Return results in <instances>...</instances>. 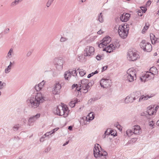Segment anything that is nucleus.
Masks as SVG:
<instances>
[{
    "instance_id": "1",
    "label": "nucleus",
    "mask_w": 159,
    "mask_h": 159,
    "mask_svg": "<svg viewBox=\"0 0 159 159\" xmlns=\"http://www.w3.org/2000/svg\"><path fill=\"white\" fill-rule=\"evenodd\" d=\"M44 97L41 93H37L35 97H31L27 101L28 105L30 107L33 108H37L40 103L43 102Z\"/></svg>"
},
{
    "instance_id": "2",
    "label": "nucleus",
    "mask_w": 159,
    "mask_h": 159,
    "mask_svg": "<svg viewBox=\"0 0 159 159\" xmlns=\"http://www.w3.org/2000/svg\"><path fill=\"white\" fill-rule=\"evenodd\" d=\"M99 145L96 143L95 144L93 148V154L94 157L98 159H106L108 154L107 152L101 149L100 151L98 146Z\"/></svg>"
},
{
    "instance_id": "3",
    "label": "nucleus",
    "mask_w": 159,
    "mask_h": 159,
    "mask_svg": "<svg viewBox=\"0 0 159 159\" xmlns=\"http://www.w3.org/2000/svg\"><path fill=\"white\" fill-rule=\"evenodd\" d=\"M129 30V25L125 24L123 25H120L118 27V34L119 36L123 39L126 38Z\"/></svg>"
},
{
    "instance_id": "4",
    "label": "nucleus",
    "mask_w": 159,
    "mask_h": 159,
    "mask_svg": "<svg viewBox=\"0 0 159 159\" xmlns=\"http://www.w3.org/2000/svg\"><path fill=\"white\" fill-rule=\"evenodd\" d=\"M127 78V80L129 82H131L134 80V76L136 77V71L133 68L128 69L127 71V74L125 75Z\"/></svg>"
},
{
    "instance_id": "5",
    "label": "nucleus",
    "mask_w": 159,
    "mask_h": 159,
    "mask_svg": "<svg viewBox=\"0 0 159 159\" xmlns=\"http://www.w3.org/2000/svg\"><path fill=\"white\" fill-rule=\"evenodd\" d=\"M53 63L58 70H60L62 69L64 61L62 58H55L53 60Z\"/></svg>"
},
{
    "instance_id": "6",
    "label": "nucleus",
    "mask_w": 159,
    "mask_h": 159,
    "mask_svg": "<svg viewBox=\"0 0 159 159\" xmlns=\"http://www.w3.org/2000/svg\"><path fill=\"white\" fill-rule=\"evenodd\" d=\"M141 48L145 51L147 52H150L152 48V47L150 43L148 42H146V41L143 40L140 44Z\"/></svg>"
},
{
    "instance_id": "7",
    "label": "nucleus",
    "mask_w": 159,
    "mask_h": 159,
    "mask_svg": "<svg viewBox=\"0 0 159 159\" xmlns=\"http://www.w3.org/2000/svg\"><path fill=\"white\" fill-rule=\"evenodd\" d=\"M94 48L91 46H87L84 50V56L85 57H91L93 55L94 53Z\"/></svg>"
},
{
    "instance_id": "8",
    "label": "nucleus",
    "mask_w": 159,
    "mask_h": 159,
    "mask_svg": "<svg viewBox=\"0 0 159 159\" xmlns=\"http://www.w3.org/2000/svg\"><path fill=\"white\" fill-rule=\"evenodd\" d=\"M139 57V55L130 49L127 53V58L128 60L134 61L136 60Z\"/></svg>"
},
{
    "instance_id": "9",
    "label": "nucleus",
    "mask_w": 159,
    "mask_h": 159,
    "mask_svg": "<svg viewBox=\"0 0 159 159\" xmlns=\"http://www.w3.org/2000/svg\"><path fill=\"white\" fill-rule=\"evenodd\" d=\"M111 80L109 79H102L100 82L101 87L106 88L111 86Z\"/></svg>"
},
{
    "instance_id": "10",
    "label": "nucleus",
    "mask_w": 159,
    "mask_h": 159,
    "mask_svg": "<svg viewBox=\"0 0 159 159\" xmlns=\"http://www.w3.org/2000/svg\"><path fill=\"white\" fill-rule=\"evenodd\" d=\"M55 113L59 116H62L63 115L65 117L66 116H65L63 107L62 105H59L57 107L56 112Z\"/></svg>"
},
{
    "instance_id": "11",
    "label": "nucleus",
    "mask_w": 159,
    "mask_h": 159,
    "mask_svg": "<svg viewBox=\"0 0 159 159\" xmlns=\"http://www.w3.org/2000/svg\"><path fill=\"white\" fill-rule=\"evenodd\" d=\"M81 85L83 88L85 90L88 91V89L90 87V83L88 80L83 79L81 82Z\"/></svg>"
},
{
    "instance_id": "12",
    "label": "nucleus",
    "mask_w": 159,
    "mask_h": 159,
    "mask_svg": "<svg viewBox=\"0 0 159 159\" xmlns=\"http://www.w3.org/2000/svg\"><path fill=\"white\" fill-rule=\"evenodd\" d=\"M61 88V86L60 84L57 83L55 84L52 91L53 94L55 95L58 94L60 93V90Z\"/></svg>"
},
{
    "instance_id": "13",
    "label": "nucleus",
    "mask_w": 159,
    "mask_h": 159,
    "mask_svg": "<svg viewBox=\"0 0 159 159\" xmlns=\"http://www.w3.org/2000/svg\"><path fill=\"white\" fill-rule=\"evenodd\" d=\"M130 16L129 13L124 12L120 16V18L122 22H126L129 20Z\"/></svg>"
},
{
    "instance_id": "14",
    "label": "nucleus",
    "mask_w": 159,
    "mask_h": 159,
    "mask_svg": "<svg viewBox=\"0 0 159 159\" xmlns=\"http://www.w3.org/2000/svg\"><path fill=\"white\" fill-rule=\"evenodd\" d=\"M115 49V46L112 44H111L109 46L103 49V51H106L107 52L110 53Z\"/></svg>"
},
{
    "instance_id": "15",
    "label": "nucleus",
    "mask_w": 159,
    "mask_h": 159,
    "mask_svg": "<svg viewBox=\"0 0 159 159\" xmlns=\"http://www.w3.org/2000/svg\"><path fill=\"white\" fill-rule=\"evenodd\" d=\"M135 100V97H133L132 95H130L126 97L125 102L126 103H129L132 102Z\"/></svg>"
},
{
    "instance_id": "16",
    "label": "nucleus",
    "mask_w": 159,
    "mask_h": 159,
    "mask_svg": "<svg viewBox=\"0 0 159 159\" xmlns=\"http://www.w3.org/2000/svg\"><path fill=\"white\" fill-rule=\"evenodd\" d=\"M75 91H77L79 93V92H82L84 93H86L88 92V90L84 89L82 87L81 84H77L75 90Z\"/></svg>"
},
{
    "instance_id": "17",
    "label": "nucleus",
    "mask_w": 159,
    "mask_h": 159,
    "mask_svg": "<svg viewBox=\"0 0 159 159\" xmlns=\"http://www.w3.org/2000/svg\"><path fill=\"white\" fill-rule=\"evenodd\" d=\"M133 133L135 134H139L140 132H141V128L138 125H135L134 126Z\"/></svg>"
},
{
    "instance_id": "18",
    "label": "nucleus",
    "mask_w": 159,
    "mask_h": 159,
    "mask_svg": "<svg viewBox=\"0 0 159 159\" xmlns=\"http://www.w3.org/2000/svg\"><path fill=\"white\" fill-rule=\"evenodd\" d=\"M40 114L39 113L37 114L36 115L33 116L30 118L29 120V122L32 123L35 121L40 116Z\"/></svg>"
},
{
    "instance_id": "19",
    "label": "nucleus",
    "mask_w": 159,
    "mask_h": 159,
    "mask_svg": "<svg viewBox=\"0 0 159 159\" xmlns=\"http://www.w3.org/2000/svg\"><path fill=\"white\" fill-rule=\"evenodd\" d=\"M154 107H152V106H150L148 107V109L147 110V113H148V116H149L151 115H152L153 114L154 112H156L155 111H154V109L153 108Z\"/></svg>"
},
{
    "instance_id": "20",
    "label": "nucleus",
    "mask_w": 159,
    "mask_h": 159,
    "mask_svg": "<svg viewBox=\"0 0 159 159\" xmlns=\"http://www.w3.org/2000/svg\"><path fill=\"white\" fill-rule=\"evenodd\" d=\"M113 131L112 130H111L110 129H107V130L105 132V133L104 134L105 135V136L104 137V138L106 137V135H109L110 134H111V135H113L114 136H115L116 135V134H114V133H113L112 134Z\"/></svg>"
},
{
    "instance_id": "21",
    "label": "nucleus",
    "mask_w": 159,
    "mask_h": 159,
    "mask_svg": "<svg viewBox=\"0 0 159 159\" xmlns=\"http://www.w3.org/2000/svg\"><path fill=\"white\" fill-rule=\"evenodd\" d=\"M154 74L151 71L146 72V74L145 75L144 77L146 78L149 77L153 78L154 77Z\"/></svg>"
},
{
    "instance_id": "22",
    "label": "nucleus",
    "mask_w": 159,
    "mask_h": 159,
    "mask_svg": "<svg viewBox=\"0 0 159 159\" xmlns=\"http://www.w3.org/2000/svg\"><path fill=\"white\" fill-rule=\"evenodd\" d=\"M13 53V49L12 48H11L7 53V55L6 57L7 59H10L12 57V54Z\"/></svg>"
},
{
    "instance_id": "23",
    "label": "nucleus",
    "mask_w": 159,
    "mask_h": 159,
    "mask_svg": "<svg viewBox=\"0 0 159 159\" xmlns=\"http://www.w3.org/2000/svg\"><path fill=\"white\" fill-rule=\"evenodd\" d=\"M78 99L75 98L72 101H71L69 103V106L71 107H75V104L78 102Z\"/></svg>"
},
{
    "instance_id": "24",
    "label": "nucleus",
    "mask_w": 159,
    "mask_h": 159,
    "mask_svg": "<svg viewBox=\"0 0 159 159\" xmlns=\"http://www.w3.org/2000/svg\"><path fill=\"white\" fill-rule=\"evenodd\" d=\"M71 76V73L70 71H67L65 72L64 77L66 80H68L69 78Z\"/></svg>"
},
{
    "instance_id": "25",
    "label": "nucleus",
    "mask_w": 159,
    "mask_h": 159,
    "mask_svg": "<svg viewBox=\"0 0 159 159\" xmlns=\"http://www.w3.org/2000/svg\"><path fill=\"white\" fill-rule=\"evenodd\" d=\"M94 118V116L93 112H91L87 116V119L88 118L89 120H92Z\"/></svg>"
},
{
    "instance_id": "26",
    "label": "nucleus",
    "mask_w": 159,
    "mask_h": 159,
    "mask_svg": "<svg viewBox=\"0 0 159 159\" xmlns=\"http://www.w3.org/2000/svg\"><path fill=\"white\" fill-rule=\"evenodd\" d=\"M77 70H79V73L80 75L81 76H84L86 73V72L85 70H84L83 69H80L79 68L77 69Z\"/></svg>"
},
{
    "instance_id": "27",
    "label": "nucleus",
    "mask_w": 159,
    "mask_h": 159,
    "mask_svg": "<svg viewBox=\"0 0 159 159\" xmlns=\"http://www.w3.org/2000/svg\"><path fill=\"white\" fill-rule=\"evenodd\" d=\"M23 0H15L11 3V7L15 6L18 4L19 3L21 2Z\"/></svg>"
},
{
    "instance_id": "28",
    "label": "nucleus",
    "mask_w": 159,
    "mask_h": 159,
    "mask_svg": "<svg viewBox=\"0 0 159 159\" xmlns=\"http://www.w3.org/2000/svg\"><path fill=\"white\" fill-rule=\"evenodd\" d=\"M148 96H144V95H142L141 96L139 99V102H140L142 101H144L145 100H147L148 98H150Z\"/></svg>"
},
{
    "instance_id": "29",
    "label": "nucleus",
    "mask_w": 159,
    "mask_h": 159,
    "mask_svg": "<svg viewBox=\"0 0 159 159\" xmlns=\"http://www.w3.org/2000/svg\"><path fill=\"white\" fill-rule=\"evenodd\" d=\"M98 20L101 23H102L104 20L103 18V15L102 14V13L101 12L99 14L98 16Z\"/></svg>"
},
{
    "instance_id": "30",
    "label": "nucleus",
    "mask_w": 159,
    "mask_h": 159,
    "mask_svg": "<svg viewBox=\"0 0 159 159\" xmlns=\"http://www.w3.org/2000/svg\"><path fill=\"white\" fill-rule=\"evenodd\" d=\"M133 97H135V99L138 98L140 95V93L139 91H138L133 93V94H132Z\"/></svg>"
},
{
    "instance_id": "31",
    "label": "nucleus",
    "mask_w": 159,
    "mask_h": 159,
    "mask_svg": "<svg viewBox=\"0 0 159 159\" xmlns=\"http://www.w3.org/2000/svg\"><path fill=\"white\" fill-rule=\"evenodd\" d=\"M11 66H8L7 68L5 69L4 70V72L6 74H8L11 70Z\"/></svg>"
},
{
    "instance_id": "32",
    "label": "nucleus",
    "mask_w": 159,
    "mask_h": 159,
    "mask_svg": "<svg viewBox=\"0 0 159 159\" xmlns=\"http://www.w3.org/2000/svg\"><path fill=\"white\" fill-rule=\"evenodd\" d=\"M126 134L129 136H130L134 134L133 130L130 129H128L126 131Z\"/></svg>"
},
{
    "instance_id": "33",
    "label": "nucleus",
    "mask_w": 159,
    "mask_h": 159,
    "mask_svg": "<svg viewBox=\"0 0 159 159\" xmlns=\"http://www.w3.org/2000/svg\"><path fill=\"white\" fill-rule=\"evenodd\" d=\"M155 38L156 37H155V35H154L153 34H150V38L151 41L152 43V44H153V42L155 40Z\"/></svg>"
},
{
    "instance_id": "34",
    "label": "nucleus",
    "mask_w": 159,
    "mask_h": 159,
    "mask_svg": "<svg viewBox=\"0 0 159 159\" xmlns=\"http://www.w3.org/2000/svg\"><path fill=\"white\" fill-rule=\"evenodd\" d=\"M6 85V83L4 82H2L0 81V89H2L4 87H5Z\"/></svg>"
},
{
    "instance_id": "35",
    "label": "nucleus",
    "mask_w": 159,
    "mask_h": 159,
    "mask_svg": "<svg viewBox=\"0 0 159 159\" xmlns=\"http://www.w3.org/2000/svg\"><path fill=\"white\" fill-rule=\"evenodd\" d=\"M70 72H71V75H72L74 76H77V73L75 69V70L73 69L72 71Z\"/></svg>"
},
{
    "instance_id": "36",
    "label": "nucleus",
    "mask_w": 159,
    "mask_h": 159,
    "mask_svg": "<svg viewBox=\"0 0 159 159\" xmlns=\"http://www.w3.org/2000/svg\"><path fill=\"white\" fill-rule=\"evenodd\" d=\"M102 40L104 41H106V42L109 43L111 39L108 36L104 38Z\"/></svg>"
},
{
    "instance_id": "37",
    "label": "nucleus",
    "mask_w": 159,
    "mask_h": 159,
    "mask_svg": "<svg viewBox=\"0 0 159 159\" xmlns=\"http://www.w3.org/2000/svg\"><path fill=\"white\" fill-rule=\"evenodd\" d=\"M68 40V39L64 37H61V38L60 40V41L61 42H63L66 41Z\"/></svg>"
},
{
    "instance_id": "38",
    "label": "nucleus",
    "mask_w": 159,
    "mask_h": 159,
    "mask_svg": "<svg viewBox=\"0 0 159 159\" xmlns=\"http://www.w3.org/2000/svg\"><path fill=\"white\" fill-rule=\"evenodd\" d=\"M35 89L37 91H40L42 89L39 85H36L35 86Z\"/></svg>"
},
{
    "instance_id": "39",
    "label": "nucleus",
    "mask_w": 159,
    "mask_h": 159,
    "mask_svg": "<svg viewBox=\"0 0 159 159\" xmlns=\"http://www.w3.org/2000/svg\"><path fill=\"white\" fill-rule=\"evenodd\" d=\"M53 0H49L47 3L46 6L48 7H49L53 2Z\"/></svg>"
},
{
    "instance_id": "40",
    "label": "nucleus",
    "mask_w": 159,
    "mask_h": 159,
    "mask_svg": "<svg viewBox=\"0 0 159 159\" xmlns=\"http://www.w3.org/2000/svg\"><path fill=\"white\" fill-rule=\"evenodd\" d=\"M149 25H146L144 27L143 30H142V33H143V32H144L145 31H144V30H147L148 29V27H149Z\"/></svg>"
},
{
    "instance_id": "41",
    "label": "nucleus",
    "mask_w": 159,
    "mask_h": 159,
    "mask_svg": "<svg viewBox=\"0 0 159 159\" xmlns=\"http://www.w3.org/2000/svg\"><path fill=\"white\" fill-rule=\"evenodd\" d=\"M45 83V81L44 80H43L39 84H38V85H39L40 87H41V88L42 89V87L44 85Z\"/></svg>"
},
{
    "instance_id": "42",
    "label": "nucleus",
    "mask_w": 159,
    "mask_h": 159,
    "mask_svg": "<svg viewBox=\"0 0 159 159\" xmlns=\"http://www.w3.org/2000/svg\"><path fill=\"white\" fill-rule=\"evenodd\" d=\"M148 113L147 111H146L145 112H143L141 114V115L142 116H145L146 117L148 118Z\"/></svg>"
},
{
    "instance_id": "43",
    "label": "nucleus",
    "mask_w": 159,
    "mask_h": 159,
    "mask_svg": "<svg viewBox=\"0 0 159 159\" xmlns=\"http://www.w3.org/2000/svg\"><path fill=\"white\" fill-rule=\"evenodd\" d=\"M102 57L101 55L98 54L96 57V58L98 60H100L101 59V57Z\"/></svg>"
},
{
    "instance_id": "44",
    "label": "nucleus",
    "mask_w": 159,
    "mask_h": 159,
    "mask_svg": "<svg viewBox=\"0 0 159 159\" xmlns=\"http://www.w3.org/2000/svg\"><path fill=\"white\" fill-rule=\"evenodd\" d=\"M46 137H45V135H43L41 138L40 139V141L41 142H43L44 141V138Z\"/></svg>"
},
{
    "instance_id": "45",
    "label": "nucleus",
    "mask_w": 159,
    "mask_h": 159,
    "mask_svg": "<svg viewBox=\"0 0 159 159\" xmlns=\"http://www.w3.org/2000/svg\"><path fill=\"white\" fill-rule=\"evenodd\" d=\"M159 38H157L156 37L155 39V40L153 42V44H155L156 43H159Z\"/></svg>"
},
{
    "instance_id": "46",
    "label": "nucleus",
    "mask_w": 159,
    "mask_h": 159,
    "mask_svg": "<svg viewBox=\"0 0 159 159\" xmlns=\"http://www.w3.org/2000/svg\"><path fill=\"white\" fill-rule=\"evenodd\" d=\"M141 10L143 11L145 13L147 10V9L145 8L144 7H141Z\"/></svg>"
},
{
    "instance_id": "47",
    "label": "nucleus",
    "mask_w": 159,
    "mask_h": 159,
    "mask_svg": "<svg viewBox=\"0 0 159 159\" xmlns=\"http://www.w3.org/2000/svg\"><path fill=\"white\" fill-rule=\"evenodd\" d=\"M154 123H153V121H151L149 122V125L150 126H151L153 127V125H154Z\"/></svg>"
},
{
    "instance_id": "48",
    "label": "nucleus",
    "mask_w": 159,
    "mask_h": 159,
    "mask_svg": "<svg viewBox=\"0 0 159 159\" xmlns=\"http://www.w3.org/2000/svg\"><path fill=\"white\" fill-rule=\"evenodd\" d=\"M51 132H52V131H50L49 132H47L44 135H45V137H46V136H48L50 134H52V133H51Z\"/></svg>"
},
{
    "instance_id": "49",
    "label": "nucleus",
    "mask_w": 159,
    "mask_h": 159,
    "mask_svg": "<svg viewBox=\"0 0 159 159\" xmlns=\"http://www.w3.org/2000/svg\"><path fill=\"white\" fill-rule=\"evenodd\" d=\"M102 43L104 45L103 46H107V44H108L109 43L107 42L106 41H104L102 40Z\"/></svg>"
},
{
    "instance_id": "50",
    "label": "nucleus",
    "mask_w": 159,
    "mask_h": 159,
    "mask_svg": "<svg viewBox=\"0 0 159 159\" xmlns=\"http://www.w3.org/2000/svg\"><path fill=\"white\" fill-rule=\"evenodd\" d=\"M32 53V52L31 51H30L27 53L26 54V56L28 57H29L31 55Z\"/></svg>"
},
{
    "instance_id": "51",
    "label": "nucleus",
    "mask_w": 159,
    "mask_h": 159,
    "mask_svg": "<svg viewBox=\"0 0 159 159\" xmlns=\"http://www.w3.org/2000/svg\"><path fill=\"white\" fill-rule=\"evenodd\" d=\"M18 126L17 125H16L13 127V129L14 130H17L18 129Z\"/></svg>"
},
{
    "instance_id": "52",
    "label": "nucleus",
    "mask_w": 159,
    "mask_h": 159,
    "mask_svg": "<svg viewBox=\"0 0 159 159\" xmlns=\"http://www.w3.org/2000/svg\"><path fill=\"white\" fill-rule=\"evenodd\" d=\"M58 129H59V128H55V129H53V130H52L51 133L52 134V133H54L55 131H57Z\"/></svg>"
},
{
    "instance_id": "53",
    "label": "nucleus",
    "mask_w": 159,
    "mask_h": 159,
    "mask_svg": "<svg viewBox=\"0 0 159 159\" xmlns=\"http://www.w3.org/2000/svg\"><path fill=\"white\" fill-rule=\"evenodd\" d=\"M116 127L119 130H122V128L120 125H116Z\"/></svg>"
},
{
    "instance_id": "54",
    "label": "nucleus",
    "mask_w": 159,
    "mask_h": 159,
    "mask_svg": "<svg viewBox=\"0 0 159 159\" xmlns=\"http://www.w3.org/2000/svg\"><path fill=\"white\" fill-rule=\"evenodd\" d=\"M104 46V45L102 42L101 43H100L98 45L99 47L100 48H101L102 47H103L104 46Z\"/></svg>"
},
{
    "instance_id": "55",
    "label": "nucleus",
    "mask_w": 159,
    "mask_h": 159,
    "mask_svg": "<svg viewBox=\"0 0 159 159\" xmlns=\"http://www.w3.org/2000/svg\"><path fill=\"white\" fill-rule=\"evenodd\" d=\"M107 67V66H104L102 67V72H103L105 70H106Z\"/></svg>"
},
{
    "instance_id": "56",
    "label": "nucleus",
    "mask_w": 159,
    "mask_h": 159,
    "mask_svg": "<svg viewBox=\"0 0 159 159\" xmlns=\"http://www.w3.org/2000/svg\"><path fill=\"white\" fill-rule=\"evenodd\" d=\"M157 70L156 68L155 67H152L150 68V71L152 72V71H153V70Z\"/></svg>"
},
{
    "instance_id": "57",
    "label": "nucleus",
    "mask_w": 159,
    "mask_h": 159,
    "mask_svg": "<svg viewBox=\"0 0 159 159\" xmlns=\"http://www.w3.org/2000/svg\"><path fill=\"white\" fill-rule=\"evenodd\" d=\"M93 74H92V72L90 74H89L87 76V78H90L92 76H93Z\"/></svg>"
},
{
    "instance_id": "58",
    "label": "nucleus",
    "mask_w": 159,
    "mask_h": 159,
    "mask_svg": "<svg viewBox=\"0 0 159 159\" xmlns=\"http://www.w3.org/2000/svg\"><path fill=\"white\" fill-rule=\"evenodd\" d=\"M62 106L63 107V109L65 111H67L68 110V108L66 107H65V106L62 104Z\"/></svg>"
},
{
    "instance_id": "59",
    "label": "nucleus",
    "mask_w": 159,
    "mask_h": 159,
    "mask_svg": "<svg viewBox=\"0 0 159 159\" xmlns=\"http://www.w3.org/2000/svg\"><path fill=\"white\" fill-rule=\"evenodd\" d=\"M103 33V32L101 30H99L97 32L98 34H101Z\"/></svg>"
},
{
    "instance_id": "60",
    "label": "nucleus",
    "mask_w": 159,
    "mask_h": 159,
    "mask_svg": "<svg viewBox=\"0 0 159 159\" xmlns=\"http://www.w3.org/2000/svg\"><path fill=\"white\" fill-rule=\"evenodd\" d=\"M77 86V84H73L72 85V89H74Z\"/></svg>"
},
{
    "instance_id": "61",
    "label": "nucleus",
    "mask_w": 159,
    "mask_h": 159,
    "mask_svg": "<svg viewBox=\"0 0 159 159\" xmlns=\"http://www.w3.org/2000/svg\"><path fill=\"white\" fill-rule=\"evenodd\" d=\"M138 15L139 16H141L142 15V13L140 11H139L138 12Z\"/></svg>"
},
{
    "instance_id": "62",
    "label": "nucleus",
    "mask_w": 159,
    "mask_h": 159,
    "mask_svg": "<svg viewBox=\"0 0 159 159\" xmlns=\"http://www.w3.org/2000/svg\"><path fill=\"white\" fill-rule=\"evenodd\" d=\"M98 73V71L97 70H96L95 72H92V74H93V75L97 74Z\"/></svg>"
},
{
    "instance_id": "63",
    "label": "nucleus",
    "mask_w": 159,
    "mask_h": 159,
    "mask_svg": "<svg viewBox=\"0 0 159 159\" xmlns=\"http://www.w3.org/2000/svg\"><path fill=\"white\" fill-rule=\"evenodd\" d=\"M151 1L150 0H149L146 3V5H148V4H150L151 3Z\"/></svg>"
},
{
    "instance_id": "64",
    "label": "nucleus",
    "mask_w": 159,
    "mask_h": 159,
    "mask_svg": "<svg viewBox=\"0 0 159 159\" xmlns=\"http://www.w3.org/2000/svg\"><path fill=\"white\" fill-rule=\"evenodd\" d=\"M68 129L70 130H71L72 129V127L71 126H69Z\"/></svg>"
}]
</instances>
